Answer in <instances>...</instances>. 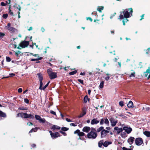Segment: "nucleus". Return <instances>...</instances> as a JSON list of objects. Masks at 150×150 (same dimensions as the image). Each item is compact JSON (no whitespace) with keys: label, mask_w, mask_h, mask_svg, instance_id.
<instances>
[{"label":"nucleus","mask_w":150,"mask_h":150,"mask_svg":"<svg viewBox=\"0 0 150 150\" xmlns=\"http://www.w3.org/2000/svg\"><path fill=\"white\" fill-rule=\"evenodd\" d=\"M114 130L117 131V134H119L121 132H122L123 129L122 128H119L118 127H114Z\"/></svg>","instance_id":"obj_16"},{"label":"nucleus","mask_w":150,"mask_h":150,"mask_svg":"<svg viewBox=\"0 0 150 150\" xmlns=\"http://www.w3.org/2000/svg\"><path fill=\"white\" fill-rule=\"evenodd\" d=\"M43 85V83H40V87L39 89L40 90L42 89V88Z\"/></svg>","instance_id":"obj_44"},{"label":"nucleus","mask_w":150,"mask_h":150,"mask_svg":"<svg viewBox=\"0 0 150 150\" xmlns=\"http://www.w3.org/2000/svg\"><path fill=\"white\" fill-rule=\"evenodd\" d=\"M121 136L122 138H125L127 136L126 133L125 132H122L121 134Z\"/></svg>","instance_id":"obj_29"},{"label":"nucleus","mask_w":150,"mask_h":150,"mask_svg":"<svg viewBox=\"0 0 150 150\" xmlns=\"http://www.w3.org/2000/svg\"><path fill=\"white\" fill-rule=\"evenodd\" d=\"M78 81L79 82L82 84H83V80L80 79H78Z\"/></svg>","instance_id":"obj_45"},{"label":"nucleus","mask_w":150,"mask_h":150,"mask_svg":"<svg viewBox=\"0 0 150 150\" xmlns=\"http://www.w3.org/2000/svg\"><path fill=\"white\" fill-rule=\"evenodd\" d=\"M104 8V7L103 6H99L97 8V10L100 12H101V11L103 10Z\"/></svg>","instance_id":"obj_27"},{"label":"nucleus","mask_w":150,"mask_h":150,"mask_svg":"<svg viewBox=\"0 0 150 150\" xmlns=\"http://www.w3.org/2000/svg\"><path fill=\"white\" fill-rule=\"evenodd\" d=\"M120 19H123L124 16L122 14H120L119 16Z\"/></svg>","instance_id":"obj_54"},{"label":"nucleus","mask_w":150,"mask_h":150,"mask_svg":"<svg viewBox=\"0 0 150 150\" xmlns=\"http://www.w3.org/2000/svg\"><path fill=\"white\" fill-rule=\"evenodd\" d=\"M42 59V57H40L37 59H31V61H38L39 60H41Z\"/></svg>","instance_id":"obj_35"},{"label":"nucleus","mask_w":150,"mask_h":150,"mask_svg":"<svg viewBox=\"0 0 150 150\" xmlns=\"http://www.w3.org/2000/svg\"><path fill=\"white\" fill-rule=\"evenodd\" d=\"M106 75L107 76L106 77H105V79L106 81H108L110 77V74H106Z\"/></svg>","instance_id":"obj_32"},{"label":"nucleus","mask_w":150,"mask_h":150,"mask_svg":"<svg viewBox=\"0 0 150 150\" xmlns=\"http://www.w3.org/2000/svg\"><path fill=\"white\" fill-rule=\"evenodd\" d=\"M39 128L35 127L34 128H32L29 132V133H32L33 132H36L37 131L38 129H39Z\"/></svg>","instance_id":"obj_22"},{"label":"nucleus","mask_w":150,"mask_h":150,"mask_svg":"<svg viewBox=\"0 0 150 150\" xmlns=\"http://www.w3.org/2000/svg\"><path fill=\"white\" fill-rule=\"evenodd\" d=\"M35 117L36 120H39L41 118V117L40 116L37 115H35Z\"/></svg>","instance_id":"obj_38"},{"label":"nucleus","mask_w":150,"mask_h":150,"mask_svg":"<svg viewBox=\"0 0 150 150\" xmlns=\"http://www.w3.org/2000/svg\"><path fill=\"white\" fill-rule=\"evenodd\" d=\"M27 125H28L29 126H30L31 125H33V123L31 122H30V123L28 122L27 123Z\"/></svg>","instance_id":"obj_64"},{"label":"nucleus","mask_w":150,"mask_h":150,"mask_svg":"<svg viewBox=\"0 0 150 150\" xmlns=\"http://www.w3.org/2000/svg\"><path fill=\"white\" fill-rule=\"evenodd\" d=\"M136 144L138 146L141 145L143 143L142 139L141 138H138L136 139L135 140Z\"/></svg>","instance_id":"obj_8"},{"label":"nucleus","mask_w":150,"mask_h":150,"mask_svg":"<svg viewBox=\"0 0 150 150\" xmlns=\"http://www.w3.org/2000/svg\"><path fill=\"white\" fill-rule=\"evenodd\" d=\"M3 17L4 18H6L8 17V14H4L3 15Z\"/></svg>","instance_id":"obj_51"},{"label":"nucleus","mask_w":150,"mask_h":150,"mask_svg":"<svg viewBox=\"0 0 150 150\" xmlns=\"http://www.w3.org/2000/svg\"><path fill=\"white\" fill-rule=\"evenodd\" d=\"M104 123L107 126H109V122L107 118H105L104 119L102 118L100 120V125H102Z\"/></svg>","instance_id":"obj_5"},{"label":"nucleus","mask_w":150,"mask_h":150,"mask_svg":"<svg viewBox=\"0 0 150 150\" xmlns=\"http://www.w3.org/2000/svg\"><path fill=\"white\" fill-rule=\"evenodd\" d=\"M18 92L20 93L22 92V88H18Z\"/></svg>","instance_id":"obj_53"},{"label":"nucleus","mask_w":150,"mask_h":150,"mask_svg":"<svg viewBox=\"0 0 150 150\" xmlns=\"http://www.w3.org/2000/svg\"><path fill=\"white\" fill-rule=\"evenodd\" d=\"M59 132L62 134L64 135L65 136L67 135V134L65 132L62 131H60Z\"/></svg>","instance_id":"obj_50"},{"label":"nucleus","mask_w":150,"mask_h":150,"mask_svg":"<svg viewBox=\"0 0 150 150\" xmlns=\"http://www.w3.org/2000/svg\"><path fill=\"white\" fill-rule=\"evenodd\" d=\"M77 72V71L76 70H75L74 71L70 72L69 73V74L70 75H73L75 74Z\"/></svg>","instance_id":"obj_36"},{"label":"nucleus","mask_w":150,"mask_h":150,"mask_svg":"<svg viewBox=\"0 0 150 150\" xmlns=\"http://www.w3.org/2000/svg\"><path fill=\"white\" fill-rule=\"evenodd\" d=\"M103 140H100L99 141L98 143V145L99 147H101L103 145Z\"/></svg>","instance_id":"obj_26"},{"label":"nucleus","mask_w":150,"mask_h":150,"mask_svg":"<svg viewBox=\"0 0 150 150\" xmlns=\"http://www.w3.org/2000/svg\"><path fill=\"white\" fill-rule=\"evenodd\" d=\"M39 122L40 123H44L46 121L45 120V119L44 118H41L39 120Z\"/></svg>","instance_id":"obj_34"},{"label":"nucleus","mask_w":150,"mask_h":150,"mask_svg":"<svg viewBox=\"0 0 150 150\" xmlns=\"http://www.w3.org/2000/svg\"><path fill=\"white\" fill-rule=\"evenodd\" d=\"M0 116L3 117H5L6 116V115L5 113L0 110Z\"/></svg>","instance_id":"obj_28"},{"label":"nucleus","mask_w":150,"mask_h":150,"mask_svg":"<svg viewBox=\"0 0 150 150\" xmlns=\"http://www.w3.org/2000/svg\"><path fill=\"white\" fill-rule=\"evenodd\" d=\"M59 136V134L58 132H56L55 133H52L51 136L52 138H57Z\"/></svg>","instance_id":"obj_19"},{"label":"nucleus","mask_w":150,"mask_h":150,"mask_svg":"<svg viewBox=\"0 0 150 150\" xmlns=\"http://www.w3.org/2000/svg\"><path fill=\"white\" fill-rule=\"evenodd\" d=\"M150 73V68L149 67L147 69L146 71L145 72V73H147V75Z\"/></svg>","instance_id":"obj_41"},{"label":"nucleus","mask_w":150,"mask_h":150,"mask_svg":"<svg viewBox=\"0 0 150 150\" xmlns=\"http://www.w3.org/2000/svg\"><path fill=\"white\" fill-rule=\"evenodd\" d=\"M109 131L105 129L103 130L101 132V137L102 138L106 137L108 134L109 133Z\"/></svg>","instance_id":"obj_6"},{"label":"nucleus","mask_w":150,"mask_h":150,"mask_svg":"<svg viewBox=\"0 0 150 150\" xmlns=\"http://www.w3.org/2000/svg\"><path fill=\"white\" fill-rule=\"evenodd\" d=\"M123 129L127 134H130L132 131V129L131 127L126 126L123 127Z\"/></svg>","instance_id":"obj_9"},{"label":"nucleus","mask_w":150,"mask_h":150,"mask_svg":"<svg viewBox=\"0 0 150 150\" xmlns=\"http://www.w3.org/2000/svg\"><path fill=\"white\" fill-rule=\"evenodd\" d=\"M145 51L146 54H149V56H150V48H148Z\"/></svg>","instance_id":"obj_33"},{"label":"nucleus","mask_w":150,"mask_h":150,"mask_svg":"<svg viewBox=\"0 0 150 150\" xmlns=\"http://www.w3.org/2000/svg\"><path fill=\"white\" fill-rule=\"evenodd\" d=\"M104 81H102L100 83V85L99 86V88L101 89L104 86Z\"/></svg>","instance_id":"obj_25"},{"label":"nucleus","mask_w":150,"mask_h":150,"mask_svg":"<svg viewBox=\"0 0 150 150\" xmlns=\"http://www.w3.org/2000/svg\"><path fill=\"white\" fill-rule=\"evenodd\" d=\"M70 125L71 126H76V125H75L74 123H71L70 124Z\"/></svg>","instance_id":"obj_62"},{"label":"nucleus","mask_w":150,"mask_h":150,"mask_svg":"<svg viewBox=\"0 0 150 150\" xmlns=\"http://www.w3.org/2000/svg\"><path fill=\"white\" fill-rule=\"evenodd\" d=\"M104 127L103 126L100 127L99 128L97 129V132H100V131H102L104 129Z\"/></svg>","instance_id":"obj_31"},{"label":"nucleus","mask_w":150,"mask_h":150,"mask_svg":"<svg viewBox=\"0 0 150 150\" xmlns=\"http://www.w3.org/2000/svg\"><path fill=\"white\" fill-rule=\"evenodd\" d=\"M106 130L109 131L111 129V128L110 127H106Z\"/></svg>","instance_id":"obj_60"},{"label":"nucleus","mask_w":150,"mask_h":150,"mask_svg":"<svg viewBox=\"0 0 150 150\" xmlns=\"http://www.w3.org/2000/svg\"><path fill=\"white\" fill-rule=\"evenodd\" d=\"M86 107H84L82 109L83 113L78 116V117L79 118H80L82 117L86 114Z\"/></svg>","instance_id":"obj_13"},{"label":"nucleus","mask_w":150,"mask_h":150,"mask_svg":"<svg viewBox=\"0 0 150 150\" xmlns=\"http://www.w3.org/2000/svg\"><path fill=\"white\" fill-rule=\"evenodd\" d=\"M50 113L51 114H53V115H56V112L53 110H51L50 111Z\"/></svg>","instance_id":"obj_48"},{"label":"nucleus","mask_w":150,"mask_h":150,"mask_svg":"<svg viewBox=\"0 0 150 150\" xmlns=\"http://www.w3.org/2000/svg\"><path fill=\"white\" fill-rule=\"evenodd\" d=\"M127 106L129 108H133V104L131 100L129 101L127 105Z\"/></svg>","instance_id":"obj_20"},{"label":"nucleus","mask_w":150,"mask_h":150,"mask_svg":"<svg viewBox=\"0 0 150 150\" xmlns=\"http://www.w3.org/2000/svg\"><path fill=\"white\" fill-rule=\"evenodd\" d=\"M50 83V81H49L44 86L42 87V90H44L48 86V85H49V83Z\"/></svg>","instance_id":"obj_37"},{"label":"nucleus","mask_w":150,"mask_h":150,"mask_svg":"<svg viewBox=\"0 0 150 150\" xmlns=\"http://www.w3.org/2000/svg\"><path fill=\"white\" fill-rule=\"evenodd\" d=\"M18 18H20L21 17L20 16V11H21V7H19V8H18Z\"/></svg>","instance_id":"obj_43"},{"label":"nucleus","mask_w":150,"mask_h":150,"mask_svg":"<svg viewBox=\"0 0 150 150\" xmlns=\"http://www.w3.org/2000/svg\"><path fill=\"white\" fill-rule=\"evenodd\" d=\"M144 134L148 137H150V132L145 131L144 132Z\"/></svg>","instance_id":"obj_24"},{"label":"nucleus","mask_w":150,"mask_h":150,"mask_svg":"<svg viewBox=\"0 0 150 150\" xmlns=\"http://www.w3.org/2000/svg\"><path fill=\"white\" fill-rule=\"evenodd\" d=\"M112 142H108L105 141L103 144V145L105 147H107L109 144H111Z\"/></svg>","instance_id":"obj_21"},{"label":"nucleus","mask_w":150,"mask_h":150,"mask_svg":"<svg viewBox=\"0 0 150 150\" xmlns=\"http://www.w3.org/2000/svg\"><path fill=\"white\" fill-rule=\"evenodd\" d=\"M110 121L111 123V125L112 127L115 126L117 122V120H115L112 117H111L110 119Z\"/></svg>","instance_id":"obj_10"},{"label":"nucleus","mask_w":150,"mask_h":150,"mask_svg":"<svg viewBox=\"0 0 150 150\" xmlns=\"http://www.w3.org/2000/svg\"><path fill=\"white\" fill-rule=\"evenodd\" d=\"M9 13L11 15H13V13L10 10L9 11Z\"/></svg>","instance_id":"obj_59"},{"label":"nucleus","mask_w":150,"mask_h":150,"mask_svg":"<svg viewBox=\"0 0 150 150\" xmlns=\"http://www.w3.org/2000/svg\"><path fill=\"white\" fill-rule=\"evenodd\" d=\"M132 8L124 10L123 12L124 17L126 18L130 17L132 15Z\"/></svg>","instance_id":"obj_1"},{"label":"nucleus","mask_w":150,"mask_h":150,"mask_svg":"<svg viewBox=\"0 0 150 150\" xmlns=\"http://www.w3.org/2000/svg\"><path fill=\"white\" fill-rule=\"evenodd\" d=\"M15 74L13 73H11L9 74V76L12 77L13 76H15Z\"/></svg>","instance_id":"obj_61"},{"label":"nucleus","mask_w":150,"mask_h":150,"mask_svg":"<svg viewBox=\"0 0 150 150\" xmlns=\"http://www.w3.org/2000/svg\"><path fill=\"white\" fill-rule=\"evenodd\" d=\"M19 115H20L22 117H24L25 118H30L33 119L34 117V116L33 115L31 114H28L26 113H21L18 114V116H19Z\"/></svg>","instance_id":"obj_4"},{"label":"nucleus","mask_w":150,"mask_h":150,"mask_svg":"<svg viewBox=\"0 0 150 150\" xmlns=\"http://www.w3.org/2000/svg\"><path fill=\"white\" fill-rule=\"evenodd\" d=\"M134 139V138L131 137L128 139L127 142L130 145H131L133 143Z\"/></svg>","instance_id":"obj_18"},{"label":"nucleus","mask_w":150,"mask_h":150,"mask_svg":"<svg viewBox=\"0 0 150 150\" xmlns=\"http://www.w3.org/2000/svg\"><path fill=\"white\" fill-rule=\"evenodd\" d=\"M60 128V127L55 125H53L52 127V129L53 130H54L55 129H59Z\"/></svg>","instance_id":"obj_23"},{"label":"nucleus","mask_w":150,"mask_h":150,"mask_svg":"<svg viewBox=\"0 0 150 150\" xmlns=\"http://www.w3.org/2000/svg\"><path fill=\"white\" fill-rule=\"evenodd\" d=\"M61 130L63 131H66L68 130V128L65 127H62L61 128Z\"/></svg>","instance_id":"obj_40"},{"label":"nucleus","mask_w":150,"mask_h":150,"mask_svg":"<svg viewBox=\"0 0 150 150\" xmlns=\"http://www.w3.org/2000/svg\"><path fill=\"white\" fill-rule=\"evenodd\" d=\"M39 80L40 81V83H42V80L43 79V76L42 74L40 73H38L37 74Z\"/></svg>","instance_id":"obj_15"},{"label":"nucleus","mask_w":150,"mask_h":150,"mask_svg":"<svg viewBox=\"0 0 150 150\" xmlns=\"http://www.w3.org/2000/svg\"><path fill=\"white\" fill-rule=\"evenodd\" d=\"M47 72L51 79H55L57 77V73L52 72V70L51 68H49L47 69Z\"/></svg>","instance_id":"obj_3"},{"label":"nucleus","mask_w":150,"mask_h":150,"mask_svg":"<svg viewBox=\"0 0 150 150\" xmlns=\"http://www.w3.org/2000/svg\"><path fill=\"white\" fill-rule=\"evenodd\" d=\"M6 61L7 62H10L11 60L10 58L8 57H7L6 58Z\"/></svg>","instance_id":"obj_46"},{"label":"nucleus","mask_w":150,"mask_h":150,"mask_svg":"<svg viewBox=\"0 0 150 150\" xmlns=\"http://www.w3.org/2000/svg\"><path fill=\"white\" fill-rule=\"evenodd\" d=\"M88 99V97L87 96H86L84 98V102L85 103L87 102V100Z\"/></svg>","instance_id":"obj_39"},{"label":"nucleus","mask_w":150,"mask_h":150,"mask_svg":"<svg viewBox=\"0 0 150 150\" xmlns=\"http://www.w3.org/2000/svg\"><path fill=\"white\" fill-rule=\"evenodd\" d=\"M119 104L121 107L123 106H124L123 102L122 101H120L119 102Z\"/></svg>","instance_id":"obj_42"},{"label":"nucleus","mask_w":150,"mask_h":150,"mask_svg":"<svg viewBox=\"0 0 150 150\" xmlns=\"http://www.w3.org/2000/svg\"><path fill=\"white\" fill-rule=\"evenodd\" d=\"M133 72L130 74L129 75V77H135V72L134 71L132 70Z\"/></svg>","instance_id":"obj_30"},{"label":"nucleus","mask_w":150,"mask_h":150,"mask_svg":"<svg viewBox=\"0 0 150 150\" xmlns=\"http://www.w3.org/2000/svg\"><path fill=\"white\" fill-rule=\"evenodd\" d=\"M122 150H132L131 149H130L127 148L125 147H123L122 148Z\"/></svg>","instance_id":"obj_55"},{"label":"nucleus","mask_w":150,"mask_h":150,"mask_svg":"<svg viewBox=\"0 0 150 150\" xmlns=\"http://www.w3.org/2000/svg\"><path fill=\"white\" fill-rule=\"evenodd\" d=\"M66 120L68 122H72V121L70 119H69L68 118H67L66 119Z\"/></svg>","instance_id":"obj_58"},{"label":"nucleus","mask_w":150,"mask_h":150,"mask_svg":"<svg viewBox=\"0 0 150 150\" xmlns=\"http://www.w3.org/2000/svg\"><path fill=\"white\" fill-rule=\"evenodd\" d=\"M144 14H142L141 16V18L140 20V21L142 20V19H143L144 18Z\"/></svg>","instance_id":"obj_63"},{"label":"nucleus","mask_w":150,"mask_h":150,"mask_svg":"<svg viewBox=\"0 0 150 150\" xmlns=\"http://www.w3.org/2000/svg\"><path fill=\"white\" fill-rule=\"evenodd\" d=\"M74 134H78V135L79 136H85V134L83 132H80V130L77 129L74 132Z\"/></svg>","instance_id":"obj_12"},{"label":"nucleus","mask_w":150,"mask_h":150,"mask_svg":"<svg viewBox=\"0 0 150 150\" xmlns=\"http://www.w3.org/2000/svg\"><path fill=\"white\" fill-rule=\"evenodd\" d=\"M24 101L25 102L27 103L28 104L29 103V100L28 99H27V98L25 99Z\"/></svg>","instance_id":"obj_49"},{"label":"nucleus","mask_w":150,"mask_h":150,"mask_svg":"<svg viewBox=\"0 0 150 150\" xmlns=\"http://www.w3.org/2000/svg\"><path fill=\"white\" fill-rule=\"evenodd\" d=\"M19 109L20 110H27V108H24V107H21L20 108H19Z\"/></svg>","instance_id":"obj_47"},{"label":"nucleus","mask_w":150,"mask_h":150,"mask_svg":"<svg viewBox=\"0 0 150 150\" xmlns=\"http://www.w3.org/2000/svg\"><path fill=\"white\" fill-rule=\"evenodd\" d=\"M6 28L11 33H13L16 31V29L12 27L11 26V24L10 23H8L7 26L6 27Z\"/></svg>","instance_id":"obj_7"},{"label":"nucleus","mask_w":150,"mask_h":150,"mask_svg":"<svg viewBox=\"0 0 150 150\" xmlns=\"http://www.w3.org/2000/svg\"><path fill=\"white\" fill-rule=\"evenodd\" d=\"M86 19L87 20H90V21L91 22L93 20L92 19L90 18V17H87L86 18Z\"/></svg>","instance_id":"obj_56"},{"label":"nucleus","mask_w":150,"mask_h":150,"mask_svg":"<svg viewBox=\"0 0 150 150\" xmlns=\"http://www.w3.org/2000/svg\"><path fill=\"white\" fill-rule=\"evenodd\" d=\"M1 5L3 6H5L6 5V3H4L3 2H1Z\"/></svg>","instance_id":"obj_52"},{"label":"nucleus","mask_w":150,"mask_h":150,"mask_svg":"<svg viewBox=\"0 0 150 150\" xmlns=\"http://www.w3.org/2000/svg\"><path fill=\"white\" fill-rule=\"evenodd\" d=\"M97 136V134L96 130L93 128L87 134V137L89 139H95Z\"/></svg>","instance_id":"obj_2"},{"label":"nucleus","mask_w":150,"mask_h":150,"mask_svg":"<svg viewBox=\"0 0 150 150\" xmlns=\"http://www.w3.org/2000/svg\"><path fill=\"white\" fill-rule=\"evenodd\" d=\"M4 35V34L2 33L1 32H0V37H3Z\"/></svg>","instance_id":"obj_57"},{"label":"nucleus","mask_w":150,"mask_h":150,"mask_svg":"<svg viewBox=\"0 0 150 150\" xmlns=\"http://www.w3.org/2000/svg\"><path fill=\"white\" fill-rule=\"evenodd\" d=\"M99 122V120L97 118H94L91 121V124L92 125H96Z\"/></svg>","instance_id":"obj_14"},{"label":"nucleus","mask_w":150,"mask_h":150,"mask_svg":"<svg viewBox=\"0 0 150 150\" xmlns=\"http://www.w3.org/2000/svg\"><path fill=\"white\" fill-rule=\"evenodd\" d=\"M29 44V42L27 41H24L21 42L20 45V47L25 48L27 47Z\"/></svg>","instance_id":"obj_11"},{"label":"nucleus","mask_w":150,"mask_h":150,"mask_svg":"<svg viewBox=\"0 0 150 150\" xmlns=\"http://www.w3.org/2000/svg\"><path fill=\"white\" fill-rule=\"evenodd\" d=\"M90 129L91 128L90 127L86 126L83 128L82 131L86 133H88L90 131Z\"/></svg>","instance_id":"obj_17"}]
</instances>
